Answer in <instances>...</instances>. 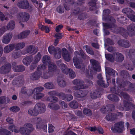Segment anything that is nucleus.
Instances as JSON below:
<instances>
[{"label":"nucleus","instance_id":"f257e3e1","mask_svg":"<svg viewBox=\"0 0 135 135\" xmlns=\"http://www.w3.org/2000/svg\"><path fill=\"white\" fill-rule=\"evenodd\" d=\"M73 83L74 85L77 86L73 87V89L75 90L74 91V95L78 98L83 97L86 95L82 90H78L79 89L86 88L88 87L87 86L83 85V84L86 83L89 85L93 84L91 81L87 79L85 80L84 82L79 79H75L73 81Z\"/></svg>","mask_w":135,"mask_h":135},{"label":"nucleus","instance_id":"f03ea898","mask_svg":"<svg viewBox=\"0 0 135 135\" xmlns=\"http://www.w3.org/2000/svg\"><path fill=\"white\" fill-rule=\"evenodd\" d=\"M91 64V66L89 67V69L90 71V75L89 72L86 73V77L89 79H93V74L96 71H99L101 68L100 66L98 65V62L96 60L91 59L90 60Z\"/></svg>","mask_w":135,"mask_h":135},{"label":"nucleus","instance_id":"7ed1b4c3","mask_svg":"<svg viewBox=\"0 0 135 135\" xmlns=\"http://www.w3.org/2000/svg\"><path fill=\"white\" fill-rule=\"evenodd\" d=\"M106 59L111 62H113L114 60L119 62H122L124 59L123 55L119 53H115L111 55L110 54H105Z\"/></svg>","mask_w":135,"mask_h":135},{"label":"nucleus","instance_id":"20e7f679","mask_svg":"<svg viewBox=\"0 0 135 135\" xmlns=\"http://www.w3.org/2000/svg\"><path fill=\"white\" fill-rule=\"evenodd\" d=\"M17 17L19 23H21L22 27H23L24 25L21 22H26L28 21L30 18V15L28 13L26 12H21L18 13Z\"/></svg>","mask_w":135,"mask_h":135},{"label":"nucleus","instance_id":"39448f33","mask_svg":"<svg viewBox=\"0 0 135 135\" xmlns=\"http://www.w3.org/2000/svg\"><path fill=\"white\" fill-rule=\"evenodd\" d=\"M17 6L20 8L23 9H28L31 10L33 7L30 6L27 0H20L17 3Z\"/></svg>","mask_w":135,"mask_h":135},{"label":"nucleus","instance_id":"423d86ee","mask_svg":"<svg viewBox=\"0 0 135 135\" xmlns=\"http://www.w3.org/2000/svg\"><path fill=\"white\" fill-rule=\"evenodd\" d=\"M124 122H120L115 123L111 128V130L114 133H121L124 130Z\"/></svg>","mask_w":135,"mask_h":135},{"label":"nucleus","instance_id":"0eeeda50","mask_svg":"<svg viewBox=\"0 0 135 135\" xmlns=\"http://www.w3.org/2000/svg\"><path fill=\"white\" fill-rule=\"evenodd\" d=\"M46 68V67L45 65L39 66L37 68V71L31 75V78L33 80L38 79L41 75V71L44 70Z\"/></svg>","mask_w":135,"mask_h":135},{"label":"nucleus","instance_id":"6e6552de","mask_svg":"<svg viewBox=\"0 0 135 135\" xmlns=\"http://www.w3.org/2000/svg\"><path fill=\"white\" fill-rule=\"evenodd\" d=\"M61 69L62 72L65 74H69L70 77L71 79L74 78L76 76L74 71L71 69H68L64 64L61 65Z\"/></svg>","mask_w":135,"mask_h":135},{"label":"nucleus","instance_id":"1a4fd4ad","mask_svg":"<svg viewBox=\"0 0 135 135\" xmlns=\"http://www.w3.org/2000/svg\"><path fill=\"white\" fill-rule=\"evenodd\" d=\"M120 30L122 32L126 33L127 35L131 36H132L135 34V25L132 24L128 27L126 32L124 28H120Z\"/></svg>","mask_w":135,"mask_h":135},{"label":"nucleus","instance_id":"9d476101","mask_svg":"<svg viewBox=\"0 0 135 135\" xmlns=\"http://www.w3.org/2000/svg\"><path fill=\"white\" fill-rule=\"evenodd\" d=\"M124 105H119L117 107L120 110H128L130 108H135V105H134L131 103H128L126 102H124Z\"/></svg>","mask_w":135,"mask_h":135},{"label":"nucleus","instance_id":"9b49d317","mask_svg":"<svg viewBox=\"0 0 135 135\" xmlns=\"http://www.w3.org/2000/svg\"><path fill=\"white\" fill-rule=\"evenodd\" d=\"M35 109L38 112V113H44L46 110V106L45 104L42 103H38L35 105Z\"/></svg>","mask_w":135,"mask_h":135},{"label":"nucleus","instance_id":"f8f14e48","mask_svg":"<svg viewBox=\"0 0 135 135\" xmlns=\"http://www.w3.org/2000/svg\"><path fill=\"white\" fill-rule=\"evenodd\" d=\"M117 115L120 117L123 116V114L120 112H118L116 114L109 113L105 117L106 119L109 121H112L114 120Z\"/></svg>","mask_w":135,"mask_h":135},{"label":"nucleus","instance_id":"ddd939ff","mask_svg":"<svg viewBox=\"0 0 135 135\" xmlns=\"http://www.w3.org/2000/svg\"><path fill=\"white\" fill-rule=\"evenodd\" d=\"M75 56L73 58V62L74 65L77 68L79 69L80 68V62L79 61V58L80 56V55L79 54L78 51H76L75 53Z\"/></svg>","mask_w":135,"mask_h":135},{"label":"nucleus","instance_id":"4468645a","mask_svg":"<svg viewBox=\"0 0 135 135\" xmlns=\"http://www.w3.org/2000/svg\"><path fill=\"white\" fill-rule=\"evenodd\" d=\"M25 53L22 52L23 54L28 53L32 55L35 54L37 51V49L35 47L32 45H30L28 46L25 51Z\"/></svg>","mask_w":135,"mask_h":135},{"label":"nucleus","instance_id":"2eb2a0df","mask_svg":"<svg viewBox=\"0 0 135 135\" xmlns=\"http://www.w3.org/2000/svg\"><path fill=\"white\" fill-rule=\"evenodd\" d=\"M122 11L123 13L127 15V17L131 20L133 21H135V16L134 15H132L134 17V19H132L131 16L129 17V16L133 13V12L130 8H124L123 9Z\"/></svg>","mask_w":135,"mask_h":135},{"label":"nucleus","instance_id":"dca6fc26","mask_svg":"<svg viewBox=\"0 0 135 135\" xmlns=\"http://www.w3.org/2000/svg\"><path fill=\"white\" fill-rule=\"evenodd\" d=\"M41 57V55L40 53H38L35 56L32 62V65L30 67L31 69H34L36 66V64L40 60Z\"/></svg>","mask_w":135,"mask_h":135},{"label":"nucleus","instance_id":"f3484780","mask_svg":"<svg viewBox=\"0 0 135 135\" xmlns=\"http://www.w3.org/2000/svg\"><path fill=\"white\" fill-rule=\"evenodd\" d=\"M12 36V34L11 33H8L4 35L2 40V42L6 44H8L10 42Z\"/></svg>","mask_w":135,"mask_h":135},{"label":"nucleus","instance_id":"a211bd4d","mask_svg":"<svg viewBox=\"0 0 135 135\" xmlns=\"http://www.w3.org/2000/svg\"><path fill=\"white\" fill-rule=\"evenodd\" d=\"M11 65L9 64L3 65L0 69V73H6L9 72L11 70Z\"/></svg>","mask_w":135,"mask_h":135},{"label":"nucleus","instance_id":"6ab92c4d","mask_svg":"<svg viewBox=\"0 0 135 135\" xmlns=\"http://www.w3.org/2000/svg\"><path fill=\"white\" fill-rule=\"evenodd\" d=\"M62 56L65 60L67 61H69L70 59L71 56L66 49L63 48L62 49Z\"/></svg>","mask_w":135,"mask_h":135},{"label":"nucleus","instance_id":"aec40b11","mask_svg":"<svg viewBox=\"0 0 135 135\" xmlns=\"http://www.w3.org/2000/svg\"><path fill=\"white\" fill-rule=\"evenodd\" d=\"M36 128L39 129L41 128L46 129L47 127V125L46 124L44 125L42 122V120L40 118H39L36 119Z\"/></svg>","mask_w":135,"mask_h":135},{"label":"nucleus","instance_id":"412c9836","mask_svg":"<svg viewBox=\"0 0 135 135\" xmlns=\"http://www.w3.org/2000/svg\"><path fill=\"white\" fill-rule=\"evenodd\" d=\"M13 69L15 71L20 72L24 71L25 70L24 67L21 65H16L15 62L12 64Z\"/></svg>","mask_w":135,"mask_h":135},{"label":"nucleus","instance_id":"4be33fe9","mask_svg":"<svg viewBox=\"0 0 135 135\" xmlns=\"http://www.w3.org/2000/svg\"><path fill=\"white\" fill-rule=\"evenodd\" d=\"M30 33V31L28 30L22 32L18 35L17 38L19 39H22L28 36Z\"/></svg>","mask_w":135,"mask_h":135},{"label":"nucleus","instance_id":"5701e85b","mask_svg":"<svg viewBox=\"0 0 135 135\" xmlns=\"http://www.w3.org/2000/svg\"><path fill=\"white\" fill-rule=\"evenodd\" d=\"M15 48V45L14 44H10L4 47V52L5 53H8L12 50Z\"/></svg>","mask_w":135,"mask_h":135},{"label":"nucleus","instance_id":"b1692460","mask_svg":"<svg viewBox=\"0 0 135 135\" xmlns=\"http://www.w3.org/2000/svg\"><path fill=\"white\" fill-rule=\"evenodd\" d=\"M118 44L120 46L126 48L130 46L128 41L123 40H120L118 41Z\"/></svg>","mask_w":135,"mask_h":135},{"label":"nucleus","instance_id":"393cba45","mask_svg":"<svg viewBox=\"0 0 135 135\" xmlns=\"http://www.w3.org/2000/svg\"><path fill=\"white\" fill-rule=\"evenodd\" d=\"M59 96V97L61 99L63 100L66 99L67 101H68L71 100L73 98L72 95H69L66 97L65 94L62 93H60Z\"/></svg>","mask_w":135,"mask_h":135},{"label":"nucleus","instance_id":"a878e982","mask_svg":"<svg viewBox=\"0 0 135 135\" xmlns=\"http://www.w3.org/2000/svg\"><path fill=\"white\" fill-rule=\"evenodd\" d=\"M103 25L105 28H111V30H112L113 32H114L118 33L117 31V29L115 28V26L114 25H112L111 26L109 24L107 23H103Z\"/></svg>","mask_w":135,"mask_h":135},{"label":"nucleus","instance_id":"bb28decb","mask_svg":"<svg viewBox=\"0 0 135 135\" xmlns=\"http://www.w3.org/2000/svg\"><path fill=\"white\" fill-rule=\"evenodd\" d=\"M97 78L99 79V80L97 81V83L99 86L104 87H107V86H105L104 85V81L102 80V75L101 74H99Z\"/></svg>","mask_w":135,"mask_h":135},{"label":"nucleus","instance_id":"cd10ccee","mask_svg":"<svg viewBox=\"0 0 135 135\" xmlns=\"http://www.w3.org/2000/svg\"><path fill=\"white\" fill-rule=\"evenodd\" d=\"M57 82L58 85L61 87H64L66 85L65 81L61 77H58L57 79Z\"/></svg>","mask_w":135,"mask_h":135},{"label":"nucleus","instance_id":"c85d7f7f","mask_svg":"<svg viewBox=\"0 0 135 135\" xmlns=\"http://www.w3.org/2000/svg\"><path fill=\"white\" fill-rule=\"evenodd\" d=\"M56 68V65H54L53 63L49 64L48 67L49 72L53 75V72L55 70Z\"/></svg>","mask_w":135,"mask_h":135},{"label":"nucleus","instance_id":"c756f323","mask_svg":"<svg viewBox=\"0 0 135 135\" xmlns=\"http://www.w3.org/2000/svg\"><path fill=\"white\" fill-rule=\"evenodd\" d=\"M108 98L109 100L113 101H118L119 100V98L117 97L113 94L109 95Z\"/></svg>","mask_w":135,"mask_h":135},{"label":"nucleus","instance_id":"7c9ffc66","mask_svg":"<svg viewBox=\"0 0 135 135\" xmlns=\"http://www.w3.org/2000/svg\"><path fill=\"white\" fill-rule=\"evenodd\" d=\"M28 114L31 115L36 116L39 113L36 109H35V107L33 109H30L28 110Z\"/></svg>","mask_w":135,"mask_h":135},{"label":"nucleus","instance_id":"2f4dec72","mask_svg":"<svg viewBox=\"0 0 135 135\" xmlns=\"http://www.w3.org/2000/svg\"><path fill=\"white\" fill-rule=\"evenodd\" d=\"M15 26V22L14 21H11L8 24L6 27L7 30H12L14 28Z\"/></svg>","mask_w":135,"mask_h":135},{"label":"nucleus","instance_id":"473e14b6","mask_svg":"<svg viewBox=\"0 0 135 135\" xmlns=\"http://www.w3.org/2000/svg\"><path fill=\"white\" fill-rule=\"evenodd\" d=\"M32 60V59L31 57H26L23 60V63L25 65H29Z\"/></svg>","mask_w":135,"mask_h":135},{"label":"nucleus","instance_id":"72a5a7b5","mask_svg":"<svg viewBox=\"0 0 135 135\" xmlns=\"http://www.w3.org/2000/svg\"><path fill=\"white\" fill-rule=\"evenodd\" d=\"M100 95L99 92L97 91H93L90 93V97L91 98L93 99L100 97Z\"/></svg>","mask_w":135,"mask_h":135},{"label":"nucleus","instance_id":"f704fd0d","mask_svg":"<svg viewBox=\"0 0 135 135\" xmlns=\"http://www.w3.org/2000/svg\"><path fill=\"white\" fill-rule=\"evenodd\" d=\"M53 54L56 58L59 59L60 58L61 54L60 49L59 48H57L56 51L55 53H54Z\"/></svg>","mask_w":135,"mask_h":135},{"label":"nucleus","instance_id":"c9c22d12","mask_svg":"<svg viewBox=\"0 0 135 135\" xmlns=\"http://www.w3.org/2000/svg\"><path fill=\"white\" fill-rule=\"evenodd\" d=\"M48 107L51 109L54 110L58 109L59 108V107L58 105L52 103L49 104L48 105Z\"/></svg>","mask_w":135,"mask_h":135},{"label":"nucleus","instance_id":"e433bc0d","mask_svg":"<svg viewBox=\"0 0 135 135\" xmlns=\"http://www.w3.org/2000/svg\"><path fill=\"white\" fill-rule=\"evenodd\" d=\"M25 46V43L24 42H22L17 44L15 47L16 50H20L23 48Z\"/></svg>","mask_w":135,"mask_h":135},{"label":"nucleus","instance_id":"4c0bfd02","mask_svg":"<svg viewBox=\"0 0 135 135\" xmlns=\"http://www.w3.org/2000/svg\"><path fill=\"white\" fill-rule=\"evenodd\" d=\"M10 134L11 132L6 129L3 128L0 129L1 135H9Z\"/></svg>","mask_w":135,"mask_h":135},{"label":"nucleus","instance_id":"58836bf2","mask_svg":"<svg viewBox=\"0 0 135 135\" xmlns=\"http://www.w3.org/2000/svg\"><path fill=\"white\" fill-rule=\"evenodd\" d=\"M48 50L49 53L51 54L55 53L56 51V48H55L53 46H51L48 48Z\"/></svg>","mask_w":135,"mask_h":135},{"label":"nucleus","instance_id":"ea45409f","mask_svg":"<svg viewBox=\"0 0 135 135\" xmlns=\"http://www.w3.org/2000/svg\"><path fill=\"white\" fill-rule=\"evenodd\" d=\"M44 86L49 89H53L54 88V86L51 83H47L44 84Z\"/></svg>","mask_w":135,"mask_h":135},{"label":"nucleus","instance_id":"a19ab883","mask_svg":"<svg viewBox=\"0 0 135 135\" xmlns=\"http://www.w3.org/2000/svg\"><path fill=\"white\" fill-rule=\"evenodd\" d=\"M84 48L85 49L86 52L91 55H93L94 54L93 51L90 49V47L87 45H86L85 46H84Z\"/></svg>","mask_w":135,"mask_h":135},{"label":"nucleus","instance_id":"79ce46f5","mask_svg":"<svg viewBox=\"0 0 135 135\" xmlns=\"http://www.w3.org/2000/svg\"><path fill=\"white\" fill-rule=\"evenodd\" d=\"M9 109L13 112H18L20 110V108L16 106H15L11 107Z\"/></svg>","mask_w":135,"mask_h":135},{"label":"nucleus","instance_id":"37998d69","mask_svg":"<svg viewBox=\"0 0 135 135\" xmlns=\"http://www.w3.org/2000/svg\"><path fill=\"white\" fill-rule=\"evenodd\" d=\"M70 106L72 108H76L78 107V103L75 101H73L69 104Z\"/></svg>","mask_w":135,"mask_h":135},{"label":"nucleus","instance_id":"c03bdc74","mask_svg":"<svg viewBox=\"0 0 135 135\" xmlns=\"http://www.w3.org/2000/svg\"><path fill=\"white\" fill-rule=\"evenodd\" d=\"M84 114L88 116H90L92 114L90 110L88 109H85L83 110Z\"/></svg>","mask_w":135,"mask_h":135},{"label":"nucleus","instance_id":"a18cd8bd","mask_svg":"<svg viewBox=\"0 0 135 135\" xmlns=\"http://www.w3.org/2000/svg\"><path fill=\"white\" fill-rule=\"evenodd\" d=\"M47 100L51 102L55 103L58 101V99L56 97H50L47 98Z\"/></svg>","mask_w":135,"mask_h":135},{"label":"nucleus","instance_id":"49530a36","mask_svg":"<svg viewBox=\"0 0 135 135\" xmlns=\"http://www.w3.org/2000/svg\"><path fill=\"white\" fill-rule=\"evenodd\" d=\"M116 93L117 94L119 95L121 97H123L125 99H128L129 98V96L126 93H124L123 92H121V93H117L116 92Z\"/></svg>","mask_w":135,"mask_h":135},{"label":"nucleus","instance_id":"de8ad7c7","mask_svg":"<svg viewBox=\"0 0 135 135\" xmlns=\"http://www.w3.org/2000/svg\"><path fill=\"white\" fill-rule=\"evenodd\" d=\"M44 89V88L40 86L34 89V91L36 93H41V92Z\"/></svg>","mask_w":135,"mask_h":135},{"label":"nucleus","instance_id":"09e8293b","mask_svg":"<svg viewBox=\"0 0 135 135\" xmlns=\"http://www.w3.org/2000/svg\"><path fill=\"white\" fill-rule=\"evenodd\" d=\"M52 75L51 73L48 72L47 73L44 74L42 77L44 79H47Z\"/></svg>","mask_w":135,"mask_h":135},{"label":"nucleus","instance_id":"8fccbe9b","mask_svg":"<svg viewBox=\"0 0 135 135\" xmlns=\"http://www.w3.org/2000/svg\"><path fill=\"white\" fill-rule=\"evenodd\" d=\"M50 58L47 56H44L43 58L42 62L44 63L48 62L50 61Z\"/></svg>","mask_w":135,"mask_h":135},{"label":"nucleus","instance_id":"3c124183","mask_svg":"<svg viewBox=\"0 0 135 135\" xmlns=\"http://www.w3.org/2000/svg\"><path fill=\"white\" fill-rule=\"evenodd\" d=\"M7 30L6 26L2 27L0 29V36L2 35Z\"/></svg>","mask_w":135,"mask_h":135},{"label":"nucleus","instance_id":"603ef678","mask_svg":"<svg viewBox=\"0 0 135 135\" xmlns=\"http://www.w3.org/2000/svg\"><path fill=\"white\" fill-rule=\"evenodd\" d=\"M44 96V94L42 93H36V99H39Z\"/></svg>","mask_w":135,"mask_h":135},{"label":"nucleus","instance_id":"864d4df0","mask_svg":"<svg viewBox=\"0 0 135 135\" xmlns=\"http://www.w3.org/2000/svg\"><path fill=\"white\" fill-rule=\"evenodd\" d=\"M48 94L50 96H53V95H57L59 97V95L60 93L59 94H57V92L54 91H50L48 93Z\"/></svg>","mask_w":135,"mask_h":135},{"label":"nucleus","instance_id":"5fc2aeb1","mask_svg":"<svg viewBox=\"0 0 135 135\" xmlns=\"http://www.w3.org/2000/svg\"><path fill=\"white\" fill-rule=\"evenodd\" d=\"M6 103L5 97L2 96L0 97V104H5Z\"/></svg>","mask_w":135,"mask_h":135},{"label":"nucleus","instance_id":"6e6d98bb","mask_svg":"<svg viewBox=\"0 0 135 135\" xmlns=\"http://www.w3.org/2000/svg\"><path fill=\"white\" fill-rule=\"evenodd\" d=\"M20 56V54L18 52H13L12 53V58L14 59H16Z\"/></svg>","mask_w":135,"mask_h":135},{"label":"nucleus","instance_id":"4d7b16f0","mask_svg":"<svg viewBox=\"0 0 135 135\" xmlns=\"http://www.w3.org/2000/svg\"><path fill=\"white\" fill-rule=\"evenodd\" d=\"M54 126L51 124L49 125V133L53 132L54 131Z\"/></svg>","mask_w":135,"mask_h":135},{"label":"nucleus","instance_id":"13d9d810","mask_svg":"<svg viewBox=\"0 0 135 135\" xmlns=\"http://www.w3.org/2000/svg\"><path fill=\"white\" fill-rule=\"evenodd\" d=\"M59 104L62 106L63 108H66L67 107V105L63 101L59 102Z\"/></svg>","mask_w":135,"mask_h":135},{"label":"nucleus","instance_id":"bf43d9fd","mask_svg":"<svg viewBox=\"0 0 135 135\" xmlns=\"http://www.w3.org/2000/svg\"><path fill=\"white\" fill-rule=\"evenodd\" d=\"M55 37L56 38L60 39L62 37V34L61 33H57L55 34Z\"/></svg>","mask_w":135,"mask_h":135},{"label":"nucleus","instance_id":"052dcab7","mask_svg":"<svg viewBox=\"0 0 135 135\" xmlns=\"http://www.w3.org/2000/svg\"><path fill=\"white\" fill-rule=\"evenodd\" d=\"M108 73L110 75L113 76L115 75V71L114 70L109 69Z\"/></svg>","mask_w":135,"mask_h":135},{"label":"nucleus","instance_id":"680f3d73","mask_svg":"<svg viewBox=\"0 0 135 135\" xmlns=\"http://www.w3.org/2000/svg\"><path fill=\"white\" fill-rule=\"evenodd\" d=\"M57 11L60 13H61L64 12L63 9L61 6L58 7L56 9Z\"/></svg>","mask_w":135,"mask_h":135},{"label":"nucleus","instance_id":"e2e57ef3","mask_svg":"<svg viewBox=\"0 0 135 135\" xmlns=\"http://www.w3.org/2000/svg\"><path fill=\"white\" fill-rule=\"evenodd\" d=\"M0 19L2 21H3L4 20L7 19V17H5L4 15L1 12H0Z\"/></svg>","mask_w":135,"mask_h":135},{"label":"nucleus","instance_id":"0e129e2a","mask_svg":"<svg viewBox=\"0 0 135 135\" xmlns=\"http://www.w3.org/2000/svg\"><path fill=\"white\" fill-rule=\"evenodd\" d=\"M127 85L129 86V89H128V90L130 89L133 88L135 89V84H133L130 83H127Z\"/></svg>","mask_w":135,"mask_h":135},{"label":"nucleus","instance_id":"69168bd1","mask_svg":"<svg viewBox=\"0 0 135 135\" xmlns=\"http://www.w3.org/2000/svg\"><path fill=\"white\" fill-rule=\"evenodd\" d=\"M62 27L63 26L62 25H59L56 26L55 29V30L57 32H58L60 31V30Z\"/></svg>","mask_w":135,"mask_h":135},{"label":"nucleus","instance_id":"338daca9","mask_svg":"<svg viewBox=\"0 0 135 135\" xmlns=\"http://www.w3.org/2000/svg\"><path fill=\"white\" fill-rule=\"evenodd\" d=\"M93 1V2H90L89 3V5L92 7H94L95 6V3L97 0H91Z\"/></svg>","mask_w":135,"mask_h":135},{"label":"nucleus","instance_id":"774afa93","mask_svg":"<svg viewBox=\"0 0 135 135\" xmlns=\"http://www.w3.org/2000/svg\"><path fill=\"white\" fill-rule=\"evenodd\" d=\"M7 121L9 124H12L13 123V120L10 117H8L6 119Z\"/></svg>","mask_w":135,"mask_h":135}]
</instances>
